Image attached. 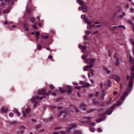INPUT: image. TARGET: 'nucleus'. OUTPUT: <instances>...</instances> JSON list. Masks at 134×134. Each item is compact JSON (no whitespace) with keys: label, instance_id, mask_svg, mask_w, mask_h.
<instances>
[{"label":"nucleus","instance_id":"f257e3e1","mask_svg":"<svg viewBox=\"0 0 134 134\" xmlns=\"http://www.w3.org/2000/svg\"><path fill=\"white\" fill-rule=\"evenodd\" d=\"M87 70L90 71V73H89L88 74V76L90 78L92 76V64H91L87 66H85L83 68L84 71H86Z\"/></svg>","mask_w":134,"mask_h":134},{"label":"nucleus","instance_id":"f03ea898","mask_svg":"<svg viewBox=\"0 0 134 134\" xmlns=\"http://www.w3.org/2000/svg\"><path fill=\"white\" fill-rule=\"evenodd\" d=\"M43 98H44V97H42L39 98L38 96H34L31 99L30 102L31 103H34L35 106L37 104L38 100L39 99L41 100Z\"/></svg>","mask_w":134,"mask_h":134},{"label":"nucleus","instance_id":"7ed1b4c3","mask_svg":"<svg viewBox=\"0 0 134 134\" xmlns=\"http://www.w3.org/2000/svg\"><path fill=\"white\" fill-rule=\"evenodd\" d=\"M85 22L88 25L87 26V29L88 30H91L92 28V26L91 24H92V22L90 21L88 18H86L84 19Z\"/></svg>","mask_w":134,"mask_h":134},{"label":"nucleus","instance_id":"20e7f679","mask_svg":"<svg viewBox=\"0 0 134 134\" xmlns=\"http://www.w3.org/2000/svg\"><path fill=\"white\" fill-rule=\"evenodd\" d=\"M47 89L46 88H43L41 89V90H38V94L39 95H47L50 93V92L46 93Z\"/></svg>","mask_w":134,"mask_h":134},{"label":"nucleus","instance_id":"39448f33","mask_svg":"<svg viewBox=\"0 0 134 134\" xmlns=\"http://www.w3.org/2000/svg\"><path fill=\"white\" fill-rule=\"evenodd\" d=\"M131 75L130 76V79L129 81L130 84H131L133 83V80L134 79V72H131Z\"/></svg>","mask_w":134,"mask_h":134},{"label":"nucleus","instance_id":"423d86ee","mask_svg":"<svg viewBox=\"0 0 134 134\" xmlns=\"http://www.w3.org/2000/svg\"><path fill=\"white\" fill-rule=\"evenodd\" d=\"M30 109L29 108H27L25 109V112L26 113H25L24 111H23V116L24 117H25L27 116V115L29 113V111H30Z\"/></svg>","mask_w":134,"mask_h":134},{"label":"nucleus","instance_id":"0eeeda50","mask_svg":"<svg viewBox=\"0 0 134 134\" xmlns=\"http://www.w3.org/2000/svg\"><path fill=\"white\" fill-rule=\"evenodd\" d=\"M67 90L66 91V92L68 93H71L72 91V87L70 86H68L66 87Z\"/></svg>","mask_w":134,"mask_h":134},{"label":"nucleus","instance_id":"6e6552de","mask_svg":"<svg viewBox=\"0 0 134 134\" xmlns=\"http://www.w3.org/2000/svg\"><path fill=\"white\" fill-rule=\"evenodd\" d=\"M67 113L65 111H62L60 113V115L62 116L64 118H66L67 117Z\"/></svg>","mask_w":134,"mask_h":134},{"label":"nucleus","instance_id":"1a4fd4ad","mask_svg":"<svg viewBox=\"0 0 134 134\" xmlns=\"http://www.w3.org/2000/svg\"><path fill=\"white\" fill-rule=\"evenodd\" d=\"M5 2L8 4L9 5L13 4L14 2L13 0H5Z\"/></svg>","mask_w":134,"mask_h":134},{"label":"nucleus","instance_id":"9d476101","mask_svg":"<svg viewBox=\"0 0 134 134\" xmlns=\"http://www.w3.org/2000/svg\"><path fill=\"white\" fill-rule=\"evenodd\" d=\"M107 92H106L104 93H102L100 94L99 98L101 100H103L104 99V97L106 95Z\"/></svg>","mask_w":134,"mask_h":134},{"label":"nucleus","instance_id":"9b49d317","mask_svg":"<svg viewBox=\"0 0 134 134\" xmlns=\"http://www.w3.org/2000/svg\"><path fill=\"white\" fill-rule=\"evenodd\" d=\"M26 129L25 127L24 126H21L20 127L19 132L20 133H23L24 130Z\"/></svg>","mask_w":134,"mask_h":134},{"label":"nucleus","instance_id":"f8f14e48","mask_svg":"<svg viewBox=\"0 0 134 134\" xmlns=\"http://www.w3.org/2000/svg\"><path fill=\"white\" fill-rule=\"evenodd\" d=\"M86 119H87V121L88 122L90 125H92V122H90L92 120V118L90 117H88L86 118Z\"/></svg>","mask_w":134,"mask_h":134},{"label":"nucleus","instance_id":"ddd939ff","mask_svg":"<svg viewBox=\"0 0 134 134\" xmlns=\"http://www.w3.org/2000/svg\"><path fill=\"white\" fill-rule=\"evenodd\" d=\"M133 84V83H132V84H130V83L129 82V85L128 86L129 87V88L127 89V92L128 93H129L131 90V87H132Z\"/></svg>","mask_w":134,"mask_h":134},{"label":"nucleus","instance_id":"4468645a","mask_svg":"<svg viewBox=\"0 0 134 134\" xmlns=\"http://www.w3.org/2000/svg\"><path fill=\"white\" fill-rule=\"evenodd\" d=\"M103 68L107 72L108 74H110L111 72V71L109 70L108 68L105 66H103Z\"/></svg>","mask_w":134,"mask_h":134},{"label":"nucleus","instance_id":"2eb2a0df","mask_svg":"<svg viewBox=\"0 0 134 134\" xmlns=\"http://www.w3.org/2000/svg\"><path fill=\"white\" fill-rule=\"evenodd\" d=\"M114 79L118 82H119L120 80V78L119 76L118 75L115 76Z\"/></svg>","mask_w":134,"mask_h":134},{"label":"nucleus","instance_id":"dca6fc26","mask_svg":"<svg viewBox=\"0 0 134 134\" xmlns=\"http://www.w3.org/2000/svg\"><path fill=\"white\" fill-rule=\"evenodd\" d=\"M8 109L7 108L3 107L1 108V111L3 113H5L7 111Z\"/></svg>","mask_w":134,"mask_h":134},{"label":"nucleus","instance_id":"f3484780","mask_svg":"<svg viewBox=\"0 0 134 134\" xmlns=\"http://www.w3.org/2000/svg\"><path fill=\"white\" fill-rule=\"evenodd\" d=\"M99 92L98 91H97L95 93L93 94V97H98L99 94Z\"/></svg>","mask_w":134,"mask_h":134},{"label":"nucleus","instance_id":"a211bd4d","mask_svg":"<svg viewBox=\"0 0 134 134\" xmlns=\"http://www.w3.org/2000/svg\"><path fill=\"white\" fill-rule=\"evenodd\" d=\"M129 61L131 63H132L134 65V59H132L131 56H129Z\"/></svg>","mask_w":134,"mask_h":134},{"label":"nucleus","instance_id":"6ab92c4d","mask_svg":"<svg viewBox=\"0 0 134 134\" xmlns=\"http://www.w3.org/2000/svg\"><path fill=\"white\" fill-rule=\"evenodd\" d=\"M13 111L16 113V114L17 115L19 116L20 115V113L19 112H18V111L17 109H14L13 110Z\"/></svg>","mask_w":134,"mask_h":134},{"label":"nucleus","instance_id":"aec40b11","mask_svg":"<svg viewBox=\"0 0 134 134\" xmlns=\"http://www.w3.org/2000/svg\"><path fill=\"white\" fill-rule=\"evenodd\" d=\"M72 129V128L71 127H68L67 129V131L66 132V133H70L71 132V130Z\"/></svg>","mask_w":134,"mask_h":134},{"label":"nucleus","instance_id":"412c9836","mask_svg":"<svg viewBox=\"0 0 134 134\" xmlns=\"http://www.w3.org/2000/svg\"><path fill=\"white\" fill-rule=\"evenodd\" d=\"M74 134H82L80 131H75L74 132Z\"/></svg>","mask_w":134,"mask_h":134},{"label":"nucleus","instance_id":"4be33fe9","mask_svg":"<svg viewBox=\"0 0 134 134\" xmlns=\"http://www.w3.org/2000/svg\"><path fill=\"white\" fill-rule=\"evenodd\" d=\"M92 60L91 59H87L85 62V63L88 64H90L91 63Z\"/></svg>","mask_w":134,"mask_h":134},{"label":"nucleus","instance_id":"5701e85b","mask_svg":"<svg viewBox=\"0 0 134 134\" xmlns=\"http://www.w3.org/2000/svg\"><path fill=\"white\" fill-rule=\"evenodd\" d=\"M23 29L25 31H28L29 30V28L27 27L25 25H24L23 26Z\"/></svg>","mask_w":134,"mask_h":134},{"label":"nucleus","instance_id":"b1692460","mask_svg":"<svg viewBox=\"0 0 134 134\" xmlns=\"http://www.w3.org/2000/svg\"><path fill=\"white\" fill-rule=\"evenodd\" d=\"M90 84L88 83H85L84 86H82V87H87L90 86Z\"/></svg>","mask_w":134,"mask_h":134},{"label":"nucleus","instance_id":"393cba45","mask_svg":"<svg viewBox=\"0 0 134 134\" xmlns=\"http://www.w3.org/2000/svg\"><path fill=\"white\" fill-rule=\"evenodd\" d=\"M86 16V15H85L82 14L81 15V18L82 19H85V18H85ZM88 18L90 20V17H88L87 18Z\"/></svg>","mask_w":134,"mask_h":134},{"label":"nucleus","instance_id":"a878e982","mask_svg":"<svg viewBox=\"0 0 134 134\" xmlns=\"http://www.w3.org/2000/svg\"><path fill=\"white\" fill-rule=\"evenodd\" d=\"M100 116L102 117L103 120H104V119H105L106 118V115H105V113L100 114Z\"/></svg>","mask_w":134,"mask_h":134},{"label":"nucleus","instance_id":"bb28decb","mask_svg":"<svg viewBox=\"0 0 134 134\" xmlns=\"http://www.w3.org/2000/svg\"><path fill=\"white\" fill-rule=\"evenodd\" d=\"M120 63L119 60L118 59H116V66L118 65Z\"/></svg>","mask_w":134,"mask_h":134},{"label":"nucleus","instance_id":"cd10ccee","mask_svg":"<svg viewBox=\"0 0 134 134\" xmlns=\"http://www.w3.org/2000/svg\"><path fill=\"white\" fill-rule=\"evenodd\" d=\"M108 85L109 87H110L111 86V81L109 80H108Z\"/></svg>","mask_w":134,"mask_h":134},{"label":"nucleus","instance_id":"c85d7f7f","mask_svg":"<svg viewBox=\"0 0 134 134\" xmlns=\"http://www.w3.org/2000/svg\"><path fill=\"white\" fill-rule=\"evenodd\" d=\"M112 113V111L111 110L109 111L108 110L106 111V113H107V114L108 115H110Z\"/></svg>","mask_w":134,"mask_h":134},{"label":"nucleus","instance_id":"c756f323","mask_svg":"<svg viewBox=\"0 0 134 134\" xmlns=\"http://www.w3.org/2000/svg\"><path fill=\"white\" fill-rule=\"evenodd\" d=\"M86 105L85 103H82L81 104L80 107L81 108H83L86 107Z\"/></svg>","mask_w":134,"mask_h":134},{"label":"nucleus","instance_id":"7c9ffc66","mask_svg":"<svg viewBox=\"0 0 134 134\" xmlns=\"http://www.w3.org/2000/svg\"><path fill=\"white\" fill-rule=\"evenodd\" d=\"M80 4L84 6L86 5V4L84 2L82 1L81 0V1L80 2Z\"/></svg>","mask_w":134,"mask_h":134},{"label":"nucleus","instance_id":"2f4dec72","mask_svg":"<svg viewBox=\"0 0 134 134\" xmlns=\"http://www.w3.org/2000/svg\"><path fill=\"white\" fill-rule=\"evenodd\" d=\"M130 70L131 72H134V65H132V67L130 68Z\"/></svg>","mask_w":134,"mask_h":134},{"label":"nucleus","instance_id":"473e14b6","mask_svg":"<svg viewBox=\"0 0 134 134\" xmlns=\"http://www.w3.org/2000/svg\"><path fill=\"white\" fill-rule=\"evenodd\" d=\"M117 27H118L116 26L112 27L110 28V29L114 31L115 30V29L117 28Z\"/></svg>","mask_w":134,"mask_h":134},{"label":"nucleus","instance_id":"72a5a7b5","mask_svg":"<svg viewBox=\"0 0 134 134\" xmlns=\"http://www.w3.org/2000/svg\"><path fill=\"white\" fill-rule=\"evenodd\" d=\"M59 133L61 134H66L67 133L66 132L64 131H60Z\"/></svg>","mask_w":134,"mask_h":134},{"label":"nucleus","instance_id":"f704fd0d","mask_svg":"<svg viewBox=\"0 0 134 134\" xmlns=\"http://www.w3.org/2000/svg\"><path fill=\"white\" fill-rule=\"evenodd\" d=\"M121 104V102L120 101H118L116 103V105L117 106H119Z\"/></svg>","mask_w":134,"mask_h":134},{"label":"nucleus","instance_id":"c9c22d12","mask_svg":"<svg viewBox=\"0 0 134 134\" xmlns=\"http://www.w3.org/2000/svg\"><path fill=\"white\" fill-rule=\"evenodd\" d=\"M9 10L8 9H6L3 11V13H7L9 12Z\"/></svg>","mask_w":134,"mask_h":134},{"label":"nucleus","instance_id":"e433bc0d","mask_svg":"<svg viewBox=\"0 0 134 134\" xmlns=\"http://www.w3.org/2000/svg\"><path fill=\"white\" fill-rule=\"evenodd\" d=\"M128 93L127 92H125L123 94V96L125 97L127 96Z\"/></svg>","mask_w":134,"mask_h":134},{"label":"nucleus","instance_id":"4c0bfd02","mask_svg":"<svg viewBox=\"0 0 134 134\" xmlns=\"http://www.w3.org/2000/svg\"><path fill=\"white\" fill-rule=\"evenodd\" d=\"M59 90L60 91V92H64V90L62 89V88H61V87H59Z\"/></svg>","mask_w":134,"mask_h":134},{"label":"nucleus","instance_id":"58836bf2","mask_svg":"<svg viewBox=\"0 0 134 134\" xmlns=\"http://www.w3.org/2000/svg\"><path fill=\"white\" fill-rule=\"evenodd\" d=\"M118 27H120V28H122L124 29L125 30V27L124 26H123V25H120L118 26Z\"/></svg>","mask_w":134,"mask_h":134},{"label":"nucleus","instance_id":"ea45409f","mask_svg":"<svg viewBox=\"0 0 134 134\" xmlns=\"http://www.w3.org/2000/svg\"><path fill=\"white\" fill-rule=\"evenodd\" d=\"M102 120V118H99L96 121L97 122H101Z\"/></svg>","mask_w":134,"mask_h":134},{"label":"nucleus","instance_id":"a19ab883","mask_svg":"<svg viewBox=\"0 0 134 134\" xmlns=\"http://www.w3.org/2000/svg\"><path fill=\"white\" fill-rule=\"evenodd\" d=\"M49 87L51 89H53L54 88V86L52 85H50L49 86Z\"/></svg>","mask_w":134,"mask_h":134},{"label":"nucleus","instance_id":"79ce46f5","mask_svg":"<svg viewBox=\"0 0 134 134\" xmlns=\"http://www.w3.org/2000/svg\"><path fill=\"white\" fill-rule=\"evenodd\" d=\"M82 88H83V87H82V86H78L77 87H76L75 88L76 89L79 90H81Z\"/></svg>","mask_w":134,"mask_h":134},{"label":"nucleus","instance_id":"37998d69","mask_svg":"<svg viewBox=\"0 0 134 134\" xmlns=\"http://www.w3.org/2000/svg\"><path fill=\"white\" fill-rule=\"evenodd\" d=\"M97 131L98 132H102V130L101 128H99L98 129Z\"/></svg>","mask_w":134,"mask_h":134},{"label":"nucleus","instance_id":"c03bdc74","mask_svg":"<svg viewBox=\"0 0 134 134\" xmlns=\"http://www.w3.org/2000/svg\"><path fill=\"white\" fill-rule=\"evenodd\" d=\"M115 76L113 74L111 75L110 76V78L111 79H114Z\"/></svg>","mask_w":134,"mask_h":134},{"label":"nucleus","instance_id":"a18cd8bd","mask_svg":"<svg viewBox=\"0 0 134 134\" xmlns=\"http://www.w3.org/2000/svg\"><path fill=\"white\" fill-rule=\"evenodd\" d=\"M85 33L87 35H89L91 33V32L89 31H86L85 32Z\"/></svg>","mask_w":134,"mask_h":134},{"label":"nucleus","instance_id":"49530a36","mask_svg":"<svg viewBox=\"0 0 134 134\" xmlns=\"http://www.w3.org/2000/svg\"><path fill=\"white\" fill-rule=\"evenodd\" d=\"M30 21L32 22H34L35 21V18L33 17L31 18L30 19Z\"/></svg>","mask_w":134,"mask_h":134},{"label":"nucleus","instance_id":"de8ad7c7","mask_svg":"<svg viewBox=\"0 0 134 134\" xmlns=\"http://www.w3.org/2000/svg\"><path fill=\"white\" fill-rule=\"evenodd\" d=\"M9 115L10 117H12L14 115L13 113H10L9 114Z\"/></svg>","mask_w":134,"mask_h":134},{"label":"nucleus","instance_id":"09e8293b","mask_svg":"<svg viewBox=\"0 0 134 134\" xmlns=\"http://www.w3.org/2000/svg\"><path fill=\"white\" fill-rule=\"evenodd\" d=\"M87 58V57L86 55H83L82 56V58L83 59H85Z\"/></svg>","mask_w":134,"mask_h":134},{"label":"nucleus","instance_id":"8fccbe9b","mask_svg":"<svg viewBox=\"0 0 134 134\" xmlns=\"http://www.w3.org/2000/svg\"><path fill=\"white\" fill-rule=\"evenodd\" d=\"M37 48L38 49L40 50L41 48V46L40 45H38L37 46Z\"/></svg>","mask_w":134,"mask_h":134},{"label":"nucleus","instance_id":"3c124183","mask_svg":"<svg viewBox=\"0 0 134 134\" xmlns=\"http://www.w3.org/2000/svg\"><path fill=\"white\" fill-rule=\"evenodd\" d=\"M125 98V97L123 96L121 97L120 98V100L121 101H123L124 100Z\"/></svg>","mask_w":134,"mask_h":134},{"label":"nucleus","instance_id":"603ef678","mask_svg":"<svg viewBox=\"0 0 134 134\" xmlns=\"http://www.w3.org/2000/svg\"><path fill=\"white\" fill-rule=\"evenodd\" d=\"M35 24L33 26V27L34 29H35L37 30L38 29V27L35 25Z\"/></svg>","mask_w":134,"mask_h":134},{"label":"nucleus","instance_id":"864d4df0","mask_svg":"<svg viewBox=\"0 0 134 134\" xmlns=\"http://www.w3.org/2000/svg\"><path fill=\"white\" fill-rule=\"evenodd\" d=\"M40 125H37L36 126V127H35L36 129V130H37L40 127Z\"/></svg>","mask_w":134,"mask_h":134},{"label":"nucleus","instance_id":"5fc2aeb1","mask_svg":"<svg viewBox=\"0 0 134 134\" xmlns=\"http://www.w3.org/2000/svg\"><path fill=\"white\" fill-rule=\"evenodd\" d=\"M75 111L77 113H79L80 112L79 110L77 109V108H75Z\"/></svg>","mask_w":134,"mask_h":134},{"label":"nucleus","instance_id":"6e6d98bb","mask_svg":"<svg viewBox=\"0 0 134 134\" xmlns=\"http://www.w3.org/2000/svg\"><path fill=\"white\" fill-rule=\"evenodd\" d=\"M118 92L116 91H114L113 92V94L114 95H116L118 94Z\"/></svg>","mask_w":134,"mask_h":134},{"label":"nucleus","instance_id":"4d7b16f0","mask_svg":"<svg viewBox=\"0 0 134 134\" xmlns=\"http://www.w3.org/2000/svg\"><path fill=\"white\" fill-rule=\"evenodd\" d=\"M115 106L114 105L113 106L111 107L110 108V109L111 110L114 109H115Z\"/></svg>","mask_w":134,"mask_h":134},{"label":"nucleus","instance_id":"13d9d810","mask_svg":"<svg viewBox=\"0 0 134 134\" xmlns=\"http://www.w3.org/2000/svg\"><path fill=\"white\" fill-rule=\"evenodd\" d=\"M84 39L85 40H87V37L86 35H85L83 37Z\"/></svg>","mask_w":134,"mask_h":134},{"label":"nucleus","instance_id":"bf43d9fd","mask_svg":"<svg viewBox=\"0 0 134 134\" xmlns=\"http://www.w3.org/2000/svg\"><path fill=\"white\" fill-rule=\"evenodd\" d=\"M83 7H80L79 8V10H82L83 9Z\"/></svg>","mask_w":134,"mask_h":134},{"label":"nucleus","instance_id":"052dcab7","mask_svg":"<svg viewBox=\"0 0 134 134\" xmlns=\"http://www.w3.org/2000/svg\"><path fill=\"white\" fill-rule=\"evenodd\" d=\"M100 88H101V89H103V85L102 84V83H100Z\"/></svg>","mask_w":134,"mask_h":134},{"label":"nucleus","instance_id":"680f3d73","mask_svg":"<svg viewBox=\"0 0 134 134\" xmlns=\"http://www.w3.org/2000/svg\"><path fill=\"white\" fill-rule=\"evenodd\" d=\"M82 46H82V45L81 44H80L79 45V48L82 49Z\"/></svg>","mask_w":134,"mask_h":134},{"label":"nucleus","instance_id":"e2e57ef3","mask_svg":"<svg viewBox=\"0 0 134 134\" xmlns=\"http://www.w3.org/2000/svg\"><path fill=\"white\" fill-rule=\"evenodd\" d=\"M62 127H55V130H57V129H62Z\"/></svg>","mask_w":134,"mask_h":134},{"label":"nucleus","instance_id":"0e129e2a","mask_svg":"<svg viewBox=\"0 0 134 134\" xmlns=\"http://www.w3.org/2000/svg\"><path fill=\"white\" fill-rule=\"evenodd\" d=\"M87 48V47L85 46H82V49H85Z\"/></svg>","mask_w":134,"mask_h":134},{"label":"nucleus","instance_id":"69168bd1","mask_svg":"<svg viewBox=\"0 0 134 134\" xmlns=\"http://www.w3.org/2000/svg\"><path fill=\"white\" fill-rule=\"evenodd\" d=\"M99 104L101 106H103L104 105V103L102 102H101V103H99Z\"/></svg>","mask_w":134,"mask_h":134},{"label":"nucleus","instance_id":"338daca9","mask_svg":"<svg viewBox=\"0 0 134 134\" xmlns=\"http://www.w3.org/2000/svg\"><path fill=\"white\" fill-rule=\"evenodd\" d=\"M99 31H97L95 32H93V34H98L99 33Z\"/></svg>","mask_w":134,"mask_h":134},{"label":"nucleus","instance_id":"774afa93","mask_svg":"<svg viewBox=\"0 0 134 134\" xmlns=\"http://www.w3.org/2000/svg\"><path fill=\"white\" fill-rule=\"evenodd\" d=\"M131 43L133 46V48H134V41H132V40H131Z\"/></svg>","mask_w":134,"mask_h":134}]
</instances>
